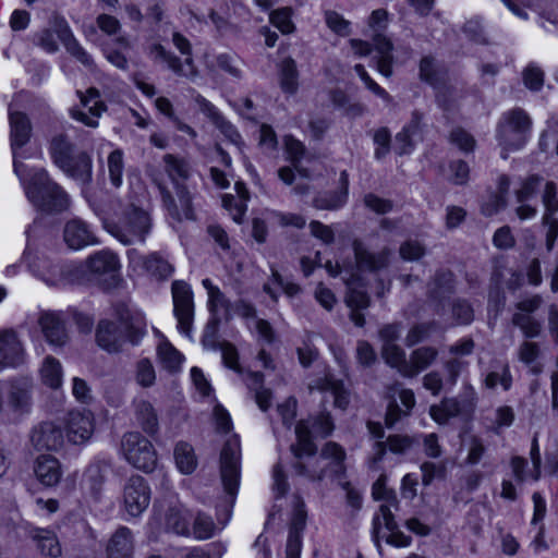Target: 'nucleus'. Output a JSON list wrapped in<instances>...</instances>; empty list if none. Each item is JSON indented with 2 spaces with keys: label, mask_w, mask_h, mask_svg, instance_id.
Returning <instances> with one entry per match:
<instances>
[{
  "label": "nucleus",
  "mask_w": 558,
  "mask_h": 558,
  "mask_svg": "<svg viewBox=\"0 0 558 558\" xmlns=\"http://www.w3.org/2000/svg\"><path fill=\"white\" fill-rule=\"evenodd\" d=\"M24 175V170L22 171ZM23 187L28 202L39 211L46 214H59L70 206L68 193L56 183L44 168H34L29 178L24 180Z\"/></svg>",
  "instance_id": "obj_1"
},
{
  "label": "nucleus",
  "mask_w": 558,
  "mask_h": 558,
  "mask_svg": "<svg viewBox=\"0 0 558 558\" xmlns=\"http://www.w3.org/2000/svg\"><path fill=\"white\" fill-rule=\"evenodd\" d=\"M165 170L170 179L175 183L177 196L179 205L172 197L171 193L163 186H159L162 202L168 213L177 220H181L182 217L186 219H193V210L191 204V196L184 185L179 184V180H187L191 174L190 163L182 158L175 157L171 154L163 156Z\"/></svg>",
  "instance_id": "obj_2"
},
{
  "label": "nucleus",
  "mask_w": 558,
  "mask_h": 558,
  "mask_svg": "<svg viewBox=\"0 0 558 558\" xmlns=\"http://www.w3.org/2000/svg\"><path fill=\"white\" fill-rule=\"evenodd\" d=\"M53 29L44 28L34 35V44L48 53H56L59 50L57 34L65 50L75 58L85 68L93 70L95 68L92 56L81 46L71 31L68 22L60 16H56L52 22Z\"/></svg>",
  "instance_id": "obj_3"
},
{
  "label": "nucleus",
  "mask_w": 558,
  "mask_h": 558,
  "mask_svg": "<svg viewBox=\"0 0 558 558\" xmlns=\"http://www.w3.org/2000/svg\"><path fill=\"white\" fill-rule=\"evenodd\" d=\"M53 162L69 177L83 184L92 181V158L85 151L75 153L74 145L63 134L56 135L50 144Z\"/></svg>",
  "instance_id": "obj_4"
},
{
  "label": "nucleus",
  "mask_w": 558,
  "mask_h": 558,
  "mask_svg": "<svg viewBox=\"0 0 558 558\" xmlns=\"http://www.w3.org/2000/svg\"><path fill=\"white\" fill-rule=\"evenodd\" d=\"M107 231L124 245L145 243L151 231V218L142 208L128 206L117 222H107Z\"/></svg>",
  "instance_id": "obj_5"
},
{
  "label": "nucleus",
  "mask_w": 558,
  "mask_h": 558,
  "mask_svg": "<svg viewBox=\"0 0 558 558\" xmlns=\"http://www.w3.org/2000/svg\"><path fill=\"white\" fill-rule=\"evenodd\" d=\"M345 451L333 441L327 442L317 458H313L307 464L298 462L294 465L299 475L312 481H320L325 476H340L344 473Z\"/></svg>",
  "instance_id": "obj_6"
},
{
  "label": "nucleus",
  "mask_w": 558,
  "mask_h": 558,
  "mask_svg": "<svg viewBox=\"0 0 558 558\" xmlns=\"http://www.w3.org/2000/svg\"><path fill=\"white\" fill-rule=\"evenodd\" d=\"M532 128L527 112L514 108L505 112L498 123L497 140L505 150H517L526 143Z\"/></svg>",
  "instance_id": "obj_7"
},
{
  "label": "nucleus",
  "mask_w": 558,
  "mask_h": 558,
  "mask_svg": "<svg viewBox=\"0 0 558 558\" xmlns=\"http://www.w3.org/2000/svg\"><path fill=\"white\" fill-rule=\"evenodd\" d=\"M34 276L50 287H60L77 281L82 269L74 263L53 260L47 256H34L28 260Z\"/></svg>",
  "instance_id": "obj_8"
},
{
  "label": "nucleus",
  "mask_w": 558,
  "mask_h": 558,
  "mask_svg": "<svg viewBox=\"0 0 558 558\" xmlns=\"http://www.w3.org/2000/svg\"><path fill=\"white\" fill-rule=\"evenodd\" d=\"M123 456L133 466L151 472L157 464V454L151 442L138 432L126 433L121 441Z\"/></svg>",
  "instance_id": "obj_9"
},
{
  "label": "nucleus",
  "mask_w": 558,
  "mask_h": 558,
  "mask_svg": "<svg viewBox=\"0 0 558 558\" xmlns=\"http://www.w3.org/2000/svg\"><path fill=\"white\" fill-rule=\"evenodd\" d=\"M240 440L233 435L226 440L220 454L221 482L232 501L240 483Z\"/></svg>",
  "instance_id": "obj_10"
},
{
  "label": "nucleus",
  "mask_w": 558,
  "mask_h": 558,
  "mask_svg": "<svg viewBox=\"0 0 558 558\" xmlns=\"http://www.w3.org/2000/svg\"><path fill=\"white\" fill-rule=\"evenodd\" d=\"M388 24V12L384 9H378L372 12L368 21V26L373 29L374 47L377 51V70L389 77L392 74V43L385 37L381 32L387 27Z\"/></svg>",
  "instance_id": "obj_11"
},
{
  "label": "nucleus",
  "mask_w": 558,
  "mask_h": 558,
  "mask_svg": "<svg viewBox=\"0 0 558 558\" xmlns=\"http://www.w3.org/2000/svg\"><path fill=\"white\" fill-rule=\"evenodd\" d=\"M125 333L129 341L136 344L145 335V330L140 326H128L124 331L120 325L113 322L101 320L97 327L96 340L98 345L104 350L110 353H117L122 349L125 341Z\"/></svg>",
  "instance_id": "obj_12"
},
{
  "label": "nucleus",
  "mask_w": 558,
  "mask_h": 558,
  "mask_svg": "<svg viewBox=\"0 0 558 558\" xmlns=\"http://www.w3.org/2000/svg\"><path fill=\"white\" fill-rule=\"evenodd\" d=\"M128 259L134 271L146 274L156 280H167L174 271L173 265L158 252L142 255L132 248L128 251Z\"/></svg>",
  "instance_id": "obj_13"
},
{
  "label": "nucleus",
  "mask_w": 558,
  "mask_h": 558,
  "mask_svg": "<svg viewBox=\"0 0 558 558\" xmlns=\"http://www.w3.org/2000/svg\"><path fill=\"white\" fill-rule=\"evenodd\" d=\"M173 312L178 319V328L190 337L194 318L193 293L190 286L181 280L172 282Z\"/></svg>",
  "instance_id": "obj_14"
},
{
  "label": "nucleus",
  "mask_w": 558,
  "mask_h": 558,
  "mask_svg": "<svg viewBox=\"0 0 558 558\" xmlns=\"http://www.w3.org/2000/svg\"><path fill=\"white\" fill-rule=\"evenodd\" d=\"M352 250L356 269L361 272L378 274L390 265L392 251L389 247L373 252L363 241L355 239L352 242Z\"/></svg>",
  "instance_id": "obj_15"
},
{
  "label": "nucleus",
  "mask_w": 558,
  "mask_h": 558,
  "mask_svg": "<svg viewBox=\"0 0 558 558\" xmlns=\"http://www.w3.org/2000/svg\"><path fill=\"white\" fill-rule=\"evenodd\" d=\"M150 502V489L140 475L131 476L123 488V506L131 517L141 515Z\"/></svg>",
  "instance_id": "obj_16"
},
{
  "label": "nucleus",
  "mask_w": 558,
  "mask_h": 558,
  "mask_svg": "<svg viewBox=\"0 0 558 558\" xmlns=\"http://www.w3.org/2000/svg\"><path fill=\"white\" fill-rule=\"evenodd\" d=\"M10 120V137L13 154V168L15 174L21 178L24 165L19 161L17 150L23 147L31 138L32 126L26 114L19 111L9 112Z\"/></svg>",
  "instance_id": "obj_17"
},
{
  "label": "nucleus",
  "mask_w": 558,
  "mask_h": 558,
  "mask_svg": "<svg viewBox=\"0 0 558 558\" xmlns=\"http://www.w3.org/2000/svg\"><path fill=\"white\" fill-rule=\"evenodd\" d=\"M95 430V418L90 411H71L66 420V437L74 445L87 442Z\"/></svg>",
  "instance_id": "obj_18"
},
{
  "label": "nucleus",
  "mask_w": 558,
  "mask_h": 558,
  "mask_svg": "<svg viewBox=\"0 0 558 558\" xmlns=\"http://www.w3.org/2000/svg\"><path fill=\"white\" fill-rule=\"evenodd\" d=\"M150 56L155 60L167 63L168 68L179 76L186 78H195L198 74L195 66L192 53L184 56L185 59L182 62L179 57L168 51L162 45L155 44L150 47Z\"/></svg>",
  "instance_id": "obj_19"
},
{
  "label": "nucleus",
  "mask_w": 558,
  "mask_h": 558,
  "mask_svg": "<svg viewBox=\"0 0 558 558\" xmlns=\"http://www.w3.org/2000/svg\"><path fill=\"white\" fill-rule=\"evenodd\" d=\"M24 349L12 329L0 330V371L15 367L23 362Z\"/></svg>",
  "instance_id": "obj_20"
},
{
  "label": "nucleus",
  "mask_w": 558,
  "mask_h": 558,
  "mask_svg": "<svg viewBox=\"0 0 558 558\" xmlns=\"http://www.w3.org/2000/svg\"><path fill=\"white\" fill-rule=\"evenodd\" d=\"M63 439L62 428L52 422L39 424L31 435V441L37 450H57L62 447Z\"/></svg>",
  "instance_id": "obj_21"
},
{
  "label": "nucleus",
  "mask_w": 558,
  "mask_h": 558,
  "mask_svg": "<svg viewBox=\"0 0 558 558\" xmlns=\"http://www.w3.org/2000/svg\"><path fill=\"white\" fill-rule=\"evenodd\" d=\"M63 240L72 250H81L97 243L94 232L88 225L81 219H72L65 223Z\"/></svg>",
  "instance_id": "obj_22"
},
{
  "label": "nucleus",
  "mask_w": 558,
  "mask_h": 558,
  "mask_svg": "<svg viewBox=\"0 0 558 558\" xmlns=\"http://www.w3.org/2000/svg\"><path fill=\"white\" fill-rule=\"evenodd\" d=\"M81 98V104L83 107L88 108L89 113L84 112L81 109H72L71 116L73 119L84 123L89 128H96L98 125L97 118L100 117L101 112L105 110V105L98 99L99 92L96 88L87 89L86 94L78 92L77 93Z\"/></svg>",
  "instance_id": "obj_23"
},
{
  "label": "nucleus",
  "mask_w": 558,
  "mask_h": 558,
  "mask_svg": "<svg viewBox=\"0 0 558 558\" xmlns=\"http://www.w3.org/2000/svg\"><path fill=\"white\" fill-rule=\"evenodd\" d=\"M357 280L354 276L348 281V292L345 295V304L350 308V319L357 327H363L365 318L362 311L371 305V298L366 291L353 287Z\"/></svg>",
  "instance_id": "obj_24"
},
{
  "label": "nucleus",
  "mask_w": 558,
  "mask_h": 558,
  "mask_svg": "<svg viewBox=\"0 0 558 558\" xmlns=\"http://www.w3.org/2000/svg\"><path fill=\"white\" fill-rule=\"evenodd\" d=\"M38 325L46 340L51 345L62 347L66 342L68 335L59 314L54 312H41L38 317Z\"/></svg>",
  "instance_id": "obj_25"
},
{
  "label": "nucleus",
  "mask_w": 558,
  "mask_h": 558,
  "mask_svg": "<svg viewBox=\"0 0 558 558\" xmlns=\"http://www.w3.org/2000/svg\"><path fill=\"white\" fill-rule=\"evenodd\" d=\"M438 350L433 347H421L413 350L407 364L401 368V375L413 378L427 369L437 359Z\"/></svg>",
  "instance_id": "obj_26"
},
{
  "label": "nucleus",
  "mask_w": 558,
  "mask_h": 558,
  "mask_svg": "<svg viewBox=\"0 0 558 558\" xmlns=\"http://www.w3.org/2000/svg\"><path fill=\"white\" fill-rule=\"evenodd\" d=\"M108 470L109 465L105 461H95L84 472L83 487L96 501L101 497Z\"/></svg>",
  "instance_id": "obj_27"
},
{
  "label": "nucleus",
  "mask_w": 558,
  "mask_h": 558,
  "mask_svg": "<svg viewBox=\"0 0 558 558\" xmlns=\"http://www.w3.org/2000/svg\"><path fill=\"white\" fill-rule=\"evenodd\" d=\"M88 270L97 276L108 275L111 279H116L120 263L118 256L107 250L98 251L86 259Z\"/></svg>",
  "instance_id": "obj_28"
},
{
  "label": "nucleus",
  "mask_w": 558,
  "mask_h": 558,
  "mask_svg": "<svg viewBox=\"0 0 558 558\" xmlns=\"http://www.w3.org/2000/svg\"><path fill=\"white\" fill-rule=\"evenodd\" d=\"M34 472L38 481L49 487L56 486L62 477L59 460L50 454H41L36 459Z\"/></svg>",
  "instance_id": "obj_29"
},
{
  "label": "nucleus",
  "mask_w": 558,
  "mask_h": 558,
  "mask_svg": "<svg viewBox=\"0 0 558 558\" xmlns=\"http://www.w3.org/2000/svg\"><path fill=\"white\" fill-rule=\"evenodd\" d=\"M28 536L35 543L41 555L50 558L61 556V545L53 531L43 527H32L28 531Z\"/></svg>",
  "instance_id": "obj_30"
},
{
  "label": "nucleus",
  "mask_w": 558,
  "mask_h": 558,
  "mask_svg": "<svg viewBox=\"0 0 558 558\" xmlns=\"http://www.w3.org/2000/svg\"><path fill=\"white\" fill-rule=\"evenodd\" d=\"M133 550L132 532L125 526L119 527L108 543V558H131Z\"/></svg>",
  "instance_id": "obj_31"
},
{
  "label": "nucleus",
  "mask_w": 558,
  "mask_h": 558,
  "mask_svg": "<svg viewBox=\"0 0 558 558\" xmlns=\"http://www.w3.org/2000/svg\"><path fill=\"white\" fill-rule=\"evenodd\" d=\"M135 418L138 426L149 436H154L158 433V415L150 402L146 400H140L136 402Z\"/></svg>",
  "instance_id": "obj_32"
},
{
  "label": "nucleus",
  "mask_w": 558,
  "mask_h": 558,
  "mask_svg": "<svg viewBox=\"0 0 558 558\" xmlns=\"http://www.w3.org/2000/svg\"><path fill=\"white\" fill-rule=\"evenodd\" d=\"M32 385L27 379H14L9 391L10 405L16 411H26L31 405Z\"/></svg>",
  "instance_id": "obj_33"
},
{
  "label": "nucleus",
  "mask_w": 558,
  "mask_h": 558,
  "mask_svg": "<svg viewBox=\"0 0 558 558\" xmlns=\"http://www.w3.org/2000/svg\"><path fill=\"white\" fill-rule=\"evenodd\" d=\"M299 72L296 62L288 57L283 59L279 68V82L283 93L293 95L299 88Z\"/></svg>",
  "instance_id": "obj_34"
},
{
  "label": "nucleus",
  "mask_w": 558,
  "mask_h": 558,
  "mask_svg": "<svg viewBox=\"0 0 558 558\" xmlns=\"http://www.w3.org/2000/svg\"><path fill=\"white\" fill-rule=\"evenodd\" d=\"M306 518L307 513L305 510V504L301 497L295 496L290 531L287 542H295L302 544V532L306 525Z\"/></svg>",
  "instance_id": "obj_35"
},
{
  "label": "nucleus",
  "mask_w": 558,
  "mask_h": 558,
  "mask_svg": "<svg viewBox=\"0 0 558 558\" xmlns=\"http://www.w3.org/2000/svg\"><path fill=\"white\" fill-rule=\"evenodd\" d=\"M387 446L393 453H403L412 446V439L409 436L391 435L387 438V444L377 441L374 446L373 461L378 462L386 453Z\"/></svg>",
  "instance_id": "obj_36"
},
{
  "label": "nucleus",
  "mask_w": 558,
  "mask_h": 558,
  "mask_svg": "<svg viewBox=\"0 0 558 558\" xmlns=\"http://www.w3.org/2000/svg\"><path fill=\"white\" fill-rule=\"evenodd\" d=\"M461 412L460 402L456 398H444L438 404L429 408L430 417L438 424H446Z\"/></svg>",
  "instance_id": "obj_37"
},
{
  "label": "nucleus",
  "mask_w": 558,
  "mask_h": 558,
  "mask_svg": "<svg viewBox=\"0 0 558 558\" xmlns=\"http://www.w3.org/2000/svg\"><path fill=\"white\" fill-rule=\"evenodd\" d=\"M318 390L330 391L335 399V407L345 410L349 402V392L345 390L341 380L327 375L324 379L317 381L315 386Z\"/></svg>",
  "instance_id": "obj_38"
},
{
  "label": "nucleus",
  "mask_w": 558,
  "mask_h": 558,
  "mask_svg": "<svg viewBox=\"0 0 558 558\" xmlns=\"http://www.w3.org/2000/svg\"><path fill=\"white\" fill-rule=\"evenodd\" d=\"M62 375L61 363L53 356H47L40 368L43 383L52 389H58L62 385Z\"/></svg>",
  "instance_id": "obj_39"
},
{
  "label": "nucleus",
  "mask_w": 558,
  "mask_h": 558,
  "mask_svg": "<svg viewBox=\"0 0 558 558\" xmlns=\"http://www.w3.org/2000/svg\"><path fill=\"white\" fill-rule=\"evenodd\" d=\"M454 288L453 274L449 270L437 271L429 284V293L434 299H441L450 294Z\"/></svg>",
  "instance_id": "obj_40"
},
{
  "label": "nucleus",
  "mask_w": 558,
  "mask_h": 558,
  "mask_svg": "<svg viewBox=\"0 0 558 558\" xmlns=\"http://www.w3.org/2000/svg\"><path fill=\"white\" fill-rule=\"evenodd\" d=\"M175 463L184 474H191L196 468V458L192 446L180 442L174 449Z\"/></svg>",
  "instance_id": "obj_41"
},
{
  "label": "nucleus",
  "mask_w": 558,
  "mask_h": 558,
  "mask_svg": "<svg viewBox=\"0 0 558 558\" xmlns=\"http://www.w3.org/2000/svg\"><path fill=\"white\" fill-rule=\"evenodd\" d=\"M295 435L298 438V446H292L294 456L296 458H301L303 454H313L315 446L311 439V430L305 422L301 421L296 424Z\"/></svg>",
  "instance_id": "obj_42"
},
{
  "label": "nucleus",
  "mask_w": 558,
  "mask_h": 558,
  "mask_svg": "<svg viewBox=\"0 0 558 558\" xmlns=\"http://www.w3.org/2000/svg\"><path fill=\"white\" fill-rule=\"evenodd\" d=\"M157 353L163 367L169 371H177L182 364L183 355L169 341H162Z\"/></svg>",
  "instance_id": "obj_43"
},
{
  "label": "nucleus",
  "mask_w": 558,
  "mask_h": 558,
  "mask_svg": "<svg viewBox=\"0 0 558 558\" xmlns=\"http://www.w3.org/2000/svg\"><path fill=\"white\" fill-rule=\"evenodd\" d=\"M189 518L179 507H170L166 513V526L179 535L189 533Z\"/></svg>",
  "instance_id": "obj_44"
},
{
  "label": "nucleus",
  "mask_w": 558,
  "mask_h": 558,
  "mask_svg": "<svg viewBox=\"0 0 558 558\" xmlns=\"http://www.w3.org/2000/svg\"><path fill=\"white\" fill-rule=\"evenodd\" d=\"M345 192H326L316 195L313 206L320 210H336L347 203Z\"/></svg>",
  "instance_id": "obj_45"
},
{
  "label": "nucleus",
  "mask_w": 558,
  "mask_h": 558,
  "mask_svg": "<svg viewBox=\"0 0 558 558\" xmlns=\"http://www.w3.org/2000/svg\"><path fill=\"white\" fill-rule=\"evenodd\" d=\"M381 524L385 525L389 533L398 529L389 505H381L379 507V513L373 519V538L377 546H379V532Z\"/></svg>",
  "instance_id": "obj_46"
},
{
  "label": "nucleus",
  "mask_w": 558,
  "mask_h": 558,
  "mask_svg": "<svg viewBox=\"0 0 558 558\" xmlns=\"http://www.w3.org/2000/svg\"><path fill=\"white\" fill-rule=\"evenodd\" d=\"M109 179L114 187H120L123 182L124 160L123 151L114 149L111 151L107 159Z\"/></svg>",
  "instance_id": "obj_47"
},
{
  "label": "nucleus",
  "mask_w": 558,
  "mask_h": 558,
  "mask_svg": "<svg viewBox=\"0 0 558 558\" xmlns=\"http://www.w3.org/2000/svg\"><path fill=\"white\" fill-rule=\"evenodd\" d=\"M485 387L495 389L498 385L504 390H509L512 385V376L507 364H502L499 369L489 372L484 379Z\"/></svg>",
  "instance_id": "obj_48"
},
{
  "label": "nucleus",
  "mask_w": 558,
  "mask_h": 558,
  "mask_svg": "<svg viewBox=\"0 0 558 558\" xmlns=\"http://www.w3.org/2000/svg\"><path fill=\"white\" fill-rule=\"evenodd\" d=\"M512 324L520 328L526 338H536L542 331L541 323L524 313H514Z\"/></svg>",
  "instance_id": "obj_49"
},
{
  "label": "nucleus",
  "mask_w": 558,
  "mask_h": 558,
  "mask_svg": "<svg viewBox=\"0 0 558 558\" xmlns=\"http://www.w3.org/2000/svg\"><path fill=\"white\" fill-rule=\"evenodd\" d=\"M381 354L386 363L393 368H397L401 374V368L407 364L404 351L396 343L383 344Z\"/></svg>",
  "instance_id": "obj_50"
},
{
  "label": "nucleus",
  "mask_w": 558,
  "mask_h": 558,
  "mask_svg": "<svg viewBox=\"0 0 558 558\" xmlns=\"http://www.w3.org/2000/svg\"><path fill=\"white\" fill-rule=\"evenodd\" d=\"M373 141L374 144L376 145V149L374 153L375 158L379 160L386 157L390 151L391 143V133L388 130V128L383 126L375 130L373 134Z\"/></svg>",
  "instance_id": "obj_51"
},
{
  "label": "nucleus",
  "mask_w": 558,
  "mask_h": 558,
  "mask_svg": "<svg viewBox=\"0 0 558 558\" xmlns=\"http://www.w3.org/2000/svg\"><path fill=\"white\" fill-rule=\"evenodd\" d=\"M292 11L289 8L278 9L270 13V22L282 34H291L294 31V24L291 21Z\"/></svg>",
  "instance_id": "obj_52"
},
{
  "label": "nucleus",
  "mask_w": 558,
  "mask_h": 558,
  "mask_svg": "<svg viewBox=\"0 0 558 558\" xmlns=\"http://www.w3.org/2000/svg\"><path fill=\"white\" fill-rule=\"evenodd\" d=\"M230 301L225 296L220 289H211L208 295V308L211 316L219 317V311L223 310L226 317L229 318Z\"/></svg>",
  "instance_id": "obj_53"
},
{
  "label": "nucleus",
  "mask_w": 558,
  "mask_h": 558,
  "mask_svg": "<svg viewBox=\"0 0 558 558\" xmlns=\"http://www.w3.org/2000/svg\"><path fill=\"white\" fill-rule=\"evenodd\" d=\"M452 317L457 325H468L474 318V311L469 302L458 299L452 303Z\"/></svg>",
  "instance_id": "obj_54"
},
{
  "label": "nucleus",
  "mask_w": 558,
  "mask_h": 558,
  "mask_svg": "<svg viewBox=\"0 0 558 558\" xmlns=\"http://www.w3.org/2000/svg\"><path fill=\"white\" fill-rule=\"evenodd\" d=\"M450 142L456 145L461 151L471 153L475 147L474 137L463 130L462 128H456L450 132Z\"/></svg>",
  "instance_id": "obj_55"
},
{
  "label": "nucleus",
  "mask_w": 558,
  "mask_h": 558,
  "mask_svg": "<svg viewBox=\"0 0 558 558\" xmlns=\"http://www.w3.org/2000/svg\"><path fill=\"white\" fill-rule=\"evenodd\" d=\"M216 531V525L213 519L205 514H197L194 520L193 532L194 535L199 539L210 538Z\"/></svg>",
  "instance_id": "obj_56"
},
{
  "label": "nucleus",
  "mask_w": 558,
  "mask_h": 558,
  "mask_svg": "<svg viewBox=\"0 0 558 558\" xmlns=\"http://www.w3.org/2000/svg\"><path fill=\"white\" fill-rule=\"evenodd\" d=\"M284 147L288 154V159L291 161L294 168H298V165L304 157L306 150L304 144L293 136L287 135L284 137Z\"/></svg>",
  "instance_id": "obj_57"
},
{
  "label": "nucleus",
  "mask_w": 558,
  "mask_h": 558,
  "mask_svg": "<svg viewBox=\"0 0 558 558\" xmlns=\"http://www.w3.org/2000/svg\"><path fill=\"white\" fill-rule=\"evenodd\" d=\"M156 374L151 362L147 359H143L137 363L136 366V381L142 387H150L154 385Z\"/></svg>",
  "instance_id": "obj_58"
},
{
  "label": "nucleus",
  "mask_w": 558,
  "mask_h": 558,
  "mask_svg": "<svg viewBox=\"0 0 558 558\" xmlns=\"http://www.w3.org/2000/svg\"><path fill=\"white\" fill-rule=\"evenodd\" d=\"M399 254L404 260H417L425 255V246L416 240H408L400 245Z\"/></svg>",
  "instance_id": "obj_59"
},
{
  "label": "nucleus",
  "mask_w": 558,
  "mask_h": 558,
  "mask_svg": "<svg viewBox=\"0 0 558 558\" xmlns=\"http://www.w3.org/2000/svg\"><path fill=\"white\" fill-rule=\"evenodd\" d=\"M355 72L360 76V78L364 82L365 86L376 96L384 99L386 102H391L392 97L383 88L380 87L365 71L364 66L362 64H356L354 66Z\"/></svg>",
  "instance_id": "obj_60"
},
{
  "label": "nucleus",
  "mask_w": 558,
  "mask_h": 558,
  "mask_svg": "<svg viewBox=\"0 0 558 558\" xmlns=\"http://www.w3.org/2000/svg\"><path fill=\"white\" fill-rule=\"evenodd\" d=\"M219 349L221 350L223 364L233 369L234 372L242 374L243 369L239 364V354L236 348L227 341L220 343Z\"/></svg>",
  "instance_id": "obj_61"
},
{
  "label": "nucleus",
  "mask_w": 558,
  "mask_h": 558,
  "mask_svg": "<svg viewBox=\"0 0 558 558\" xmlns=\"http://www.w3.org/2000/svg\"><path fill=\"white\" fill-rule=\"evenodd\" d=\"M542 222L544 228L546 229L545 232V241H546V248L547 251H551L555 246V242L558 238V219L555 217V215L551 214H544L542 218Z\"/></svg>",
  "instance_id": "obj_62"
},
{
  "label": "nucleus",
  "mask_w": 558,
  "mask_h": 558,
  "mask_svg": "<svg viewBox=\"0 0 558 558\" xmlns=\"http://www.w3.org/2000/svg\"><path fill=\"white\" fill-rule=\"evenodd\" d=\"M542 178L537 175L529 177L523 183L522 186L515 192L517 202L518 203H526L531 197H533L541 184Z\"/></svg>",
  "instance_id": "obj_63"
},
{
  "label": "nucleus",
  "mask_w": 558,
  "mask_h": 558,
  "mask_svg": "<svg viewBox=\"0 0 558 558\" xmlns=\"http://www.w3.org/2000/svg\"><path fill=\"white\" fill-rule=\"evenodd\" d=\"M325 20L328 27L335 33L341 36H348L350 34V23L344 20L340 14L335 11H327L325 13Z\"/></svg>",
  "instance_id": "obj_64"
}]
</instances>
